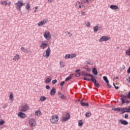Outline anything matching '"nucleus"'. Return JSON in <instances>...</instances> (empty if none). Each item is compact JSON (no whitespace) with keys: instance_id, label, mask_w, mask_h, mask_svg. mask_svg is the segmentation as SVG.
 Here are the masks:
<instances>
[{"instance_id":"1","label":"nucleus","mask_w":130,"mask_h":130,"mask_svg":"<svg viewBox=\"0 0 130 130\" xmlns=\"http://www.w3.org/2000/svg\"><path fill=\"white\" fill-rule=\"evenodd\" d=\"M59 118L57 115H54L51 117L50 120L52 124H56L58 122Z\"/></svg>"},{"instance_id":"2","label":"nucleus","mask_w":130,"mask_h":130,"mask_svg":"<svg viewBox=\"0 0 130 130\" xmlns=\"http://www.w3.org/2000/svg\"><path fill=\"white\" fill-rule=\"evenodd\" d=\"M15 5L17 10H18L20 12H21V9L23 6H25V3H23V1H18L17 3L15 4Z\"/></svg>"},{"instance_id":"3","label":"nucleus","mask_w":130,"mask_h":130,"mask_svg":"<svg viewBox=\"0 0 130 130\" xmlns=\"http://www.w3.org/2000/svg\"><path fill=\"white\" fill-rule=\"evenodd\" d=\"M70 118H71V115H70V113H67L63 115L61 120L63 122H64V121H68Z\"/></svg>"},{"instance_id":"4","label":"nucleus","mask_w":130,"mask_h":130,"mask_svg":"<svg viewBox=\"0 0 130 130\" xmlns=\"http://www.w3.org/2000/svg\"><path fill=\"white\" fill-rule=\"evenodd\" d=\"M28 123L31 127H34L36 126V120L34 118L30 119L28 120Z\"/></svg>"},{"instance_id":"5","label":"nucleus","mask_w":130,"mask_h":130,"mask_svg":"<svg viewBox=\"0 0 130 130\" xmlns=\"http://www.w3.org/2000/svg\"><path fill=\"white\" fill-rule=\"evenodd\" d=\"M44 37L46 40H50V39H51V34L49 31H45L44 32Z\"/></svg>"},{"instance_id":"6","label":"nucleus","mask_w":130,"mask_h":130,"mask_svg":"<svg viewBox=\"0 0 130 130\" xmlns=\"http://www.w3.org/2000/svg\"><path fill=\"white\" fill-rule=\"evenodd\" d=\"M51 51V50H50V48L48 47L47 50H46L45 53H44L43 56L45 57H46V58H48L49 56H50V52Z\"/></svg>"},{"instance_id":"7","label":"nucleus","mask_w":130,"mask_h":130,"mask_svg":"<svg viewBox=\"0 0 130 130\" xmlns=\"http://www.w3.org/2000/svg\"><path fill=\"white\" fill-rule=\"evenodd\" d=\"M29 110V106L28 105H25L21 107L20 111L21 112H26Z\"/></svg>"},{"instance_id":"8","label":"nucleus","mask_w":130,"mask_h":130,"mask_svg":"<svg viewBox=\"0 0 130 130\" xmlns=\"http://www.w3.org/2000/svg\"><path fill=\"white\" fill-rule=\"evenodd\" d=\"M110 37L108 36H104L101 38L99 41L100 42H103L104 41H108V40H110Z\"/></svg>"},{"instance_id":"9","label":"nucleus","mask_w":130,"mask_h":130,"mask_svg":"<svg viewBox=\"0 0 130 130\" xmlns=\"http://www.w3.org/2000/svg\"><path fill=\"white\" fill-rule=\"evenodd\" d=\"M121 112H122V113H125V112L130 113V106L128 108H121Z\"/></svg>"},{"instance_id":"10","label":"nucleus","mask_w":130,"mask_h":130,"mask_svg":"<svg viewBox=\"0 0 130 130\" xmlns=\"http://www.w3.org/2000/svg\"><path fill=\"white\" fill-rule=\"evenodd\" d=\"M48 22V20L47 19H45L43 20L40 21L38 23V26H43L44 25H45V24H46V23H47Z\"/></svg>"},{"instance_id":"11","label":"nucleus","mask_w":130,"mask_h":130,"mask_svg":"<svg viewBox=\"0 0 130 130\" xmlns=\"http://www.w3.org/2000/svg\"><path fill=\"white\" fill-rule=\"evenodd\" d=\"M121 101H122V104H123L124 103H129V101L126 100L125 101V98H126V96L124 95H121Z\"/></svg>"},{"instance_id":"12","label":"nucleus","mask_w":130,"mask_h":130,"mask_svg":"<svg viewBox=\"0 0 130 130\" xmlns=\"http://www.w3.org/2000/svg\"><path fill=\"white\" fill-rule=\"evenodd\" d=\"M18 116L20 117V118H26L27 116L26 115V114H25L22 112H20L18 114Z\"/></svg>"},{"instance_id":"13","label":"nucleus","mask_w":130,"mask_h":130,"mask_svg":"<svg viewBox=\"0 0 130 130\" xmlns=\"http://www.w3.org/2000/svg\"><path fill=\"white\" fill-rule=\"evenodd\" d=\"M119 123H121V124H123L124 125H126L128 124V122L126 121V120L123 119L118 120Z\"/></svg>"},{"instance_id":"14","label":"nucleus","mask_w":130,"mask_h":130,"mask_svg":"<svg viewBox=\"0 0 130 130\" xmlns=\"http://www.w3.org/2000/svg\"><path fill=\"white\" fill-rule=\"evenodd\" d=\"M76 7L77 8H79V9H82L83 8V3L77 1L76 2Z\"/></svg>"},{"instance_id":"15","label":"nucleus","mask_w":130,"mask_h":130,"mask_svg":"<svg viewBox=\"0 0 130 130\" xmlns=\"http://www.w3.org/2000/svg\"><path fill=\"white\" fill-rule=\"evenodd\" d=\"M12 59L14 61H18L20 59V55L19 54H16Z\"/></svg>"},{"instance_id":"16","label":"nucleus","mask_w":130,"mask_h":130,"mask_svg":"<svg viewBox=\"0 0 130 130\" xmlns=\"http://www.w3.org/2000/svg\"><path fill=\"white\" fill-rule=\"evenodd\" d=\"M47 43H42L41 45H40V48H42V49H44L45 48H46L47 47Z\"/></svg>"},{"instance_id":"17","label":"nucleus","mask_w":130,"mask_h":130,"mask_svg":"<svg viewBox=\"0 0 130 130\" xmlns=\"http://www.w3.org/2000/svg\"><path fill=\"white\" fill-rule=\"evenodd\" d=\"M56 93V91L55 90V88H52L50 91L51 96H54Z\"/></svg>"},{"instance_id":"18","label":"nucleus","mask_w":130,"mask_h":130,"mask_svg":"<svg viewBox=\"0 0 130 130\" xmlns=\"http://www.w3.org/2000/svg\"><path fill=\"white\" fill-rule=\"evenodd\" d=\"M110 8L111 10H118L119 8L118 6L116 5H110Z\"/></svg>"},{"instance_id":"19","label":"nucleus","mask_w":130,"mask_h":130,"mask_svg":"<svg viewBox=\"0 0 130 130\" xmlns=\"http://www.w3.org/2000/svg\"><path fill=\"white\" fill-rule=\"evenodd\" d=\"M35 114L36 116H40V115L42 114V113L40 110H38L35 112Z\"/></svg>"},{"instance_id":"20","label":"nucleus","mask_w":130,"mask_h":130,"mask_svg":"<svg viewBox=\"0 0 130 130\" xmlns=\"http://www.w3.org/2000/svg\"><path fill=\"white\" fill-rule=\"evenodd\" d=\"M90 82H92L93 83L95 84V83H97V81L94 78V77H93V75L91 76V78L90 79Z\"/></svg>"},{"instance_id":"21","label":"nucleus","mask_w":130,"mask_h":130,"mask_svg":"<svg viewBox=\"0 0 130 130\" xmlns=\"http://www.w3.org/2000/svg\"><path fill=\"white\" fill-rule=\"evenodd\" d=\"M90 82H92L93 83L95 84V83H97V81L94 78V77H93V75L91 76V78L90 79Z\"/></svg>"},{"instance_id":"22","label":"nucleus","mask_w":130,"mask_h":130,"mask_svg":"<svg viewBox=\"0 0 130 130\" xmlns=\"http://www.w3.org/2000/svg\"><path fill=\"white\" fill-rule=\"evenodd\" d=\"M94 32L95 33H96V32H98V30H99V27L98 25H96L93 27Z\"/></svg>"},{"instance_id":"23","label":"nucleus","mask_w":130,"mask_h":130,"mask_svg":"<svg viewBox=\"0 0 130 130\" xmlns=\"http://www.w3.org/2000/svg\"><path fill=\"white\" fill-rule=\"evenodd\" d=\"M92 73L93 74V75H94L95 76H97V75H98V72H97V70L95 68H94L92 70Z\"/></svg>"},{"instance_id":"24","label":"nucleus","mask_w":130,"mask_h":130,"mask_svg":"<svg viewBox=\"0 0 130 130\" xmlns=\"http://www.w3.org/2000/svg\"><path fill=\"white\" fill-rule=\"evenodd\" d=\"M9 99L11 100V101H13L14 100V94L13 93H10V95L9 96Z\"/></svg>"},{"instance_id":"25","label":"nucleus","mask_w":130,"mask_h":130,"mask_svg":"<svg viewBox=\"0 0 130 130\" xmlns=\"http://www.w3.org/2000/svg\"><path fill=\"white\" fill-rule=\"evenodd\" d=\"M1 5H2V6H5V7L7 6H8V1H3V2H1Z\"/></svg>"},{"instance_id":"26","label":"nucleus","mask_w":130,"mask_h":130,"mask_svg":"<svg viewBox=\"0 0 130 130\" xmlns=\"http://www.w3.org/2000/svg\"><path fill=\"white\" fill-rule=\"evenodd\" d=\"M78 126H83V120H80L78 121Z\"/></svg>"},{"instance_id":"27","label":"nucleus","mask_w":130,"mask_h":130,"mask_svg":"<svg viewBox=\"0 0 130 130\" xmlns=\"http://www.w3.org/2000/svg\"><path fill=\"white\" fill-rule=\"evenodd\" d=\"M77 56V55L76 54H70L68 57H70V58H74V57H76Z\"/></svg>"},{"instance_id":"28","label":"nucleus","mask_w":130,"mask_h":130,"mask_svg":"<svg viewBox=\"0 0 130 130\" xmlns=\"http://www.w3.org/2000/svg\"><path fill=\"white\" fill-rule=\"evenodd\" d=\"M51 82V79L48 78L45 80L46 84H49V83H50Z\"/></svg>"},{"instance_id":"29","label":"nucleus","mask_w":130,"mask_h":130,"mask_svg":"<svg viewBox=\"0 0 130 130\" xmlns=\"http://www.w3.org/2000/svg\"><path fill=\"white\" fill-rule=\"evenodd\" d=\"M85 116L86 117H90L91 116V112H87L85 113Z\"/></svg>"},{"instance_id":"30","label":"nucleus","mask_w":130,"mask_h":130,"mask_svg":"<svg viewBox=\"0 0 130 130\" xmlns=\"http://www.w3.org/2000/svg\"><path fill=\"white\" fill-rule=\"evenodd\" d=\"M46 100V98L44 96H42L40 97V101H45Z\"/></svg>"},{"instance_id":"31","label":"nucleus","mask_w":130,"mask_h":130,"mask_svg":"<svg viewBox=\"0 0 130 130\" xmlns=\"http://www.w3.org/2000/svg\"><path fill=\"white\" fill-rule=\"evenodd\" d=\"M81 105L82 106H89V104L88 103H81Z\"/></svg>"},{"instance_id":"32","label":"nucleus","mask_w":130,"mask_h":130,"mask_svg":"<svg viewBox=\"0 0 130 130\" xmlns=\"http://www.w3.org/2000/svg\"><path fill=\"white\" fill-rule=\"evenodd\" d=\"M112 110H114V111H121V108H117L112 109Z\"/></svg>"},{"instance_id":"33","label":"nucleus","mask_w":130,"mask_h":130,"mask_svg":"<svg viewBox=\"0 0 130 130\" xmlns=\"http://www.w3.org/2000/svg\"><path fill=\"white\" fill-rule=\"evenodd\" d=\"M81 2L84 4H89L91 2V0H81Z\"/></svg>"},{"instance_id":"34","label":"nucleus","mask_w":130,"mask_h":130,"mask_svg":"<svg viewBox=\"0 0 130 130\" xmlns=\"http://www.w3.org/2000/svg\"><path fill=\"white\" fill-rule=\"evenodd\" d=\"M59 95H60V98L61 99H63L64 100H66L67 99V98L64 95H62L61 93H59Z\"/></svg>"},{"instance_id":"35","label":"nucleus","mask_w":130,"mask_h":130,"mask_svg":"<svg viewBox=\"0 0 130 130\" xmlns=\"http://www.w3.org/2000/svg\"><path fill=\"white\" fill-rule=\"evenodd\" d=\"M103 79L105 81L106 83H109V81H108V79H107L106 76H104Z\"/></svg>"},{"instance_id":"36","label":"nucleus","mask_w":130,"mask_h":130,"mask_svg":"<svg viewBox=\"0 0 130 130\" xmlns=\"http://www.w3.org/2000/svg\"><path fill=\"white\" fill-rule=\"evenodd\" d=\"M125 53L126 55H128V56H130V48L127 51H126Z\"/></svg>"},{"instance_id":"37","label":"nucleus","mask_w":130,"mask_h":130,"mask_svg":"<svg viewBox=\"0 0 130 130\" xmlns=\"http://www.w3.org/2000/svg\"><path fill=\"white\" fill-rule=\"evenodd\" d=\"M93 75L90 74H88V73H86V74H84V77H92Z\"/></svg>"},{"instance_id":"38","label":"nucleus","mask_w":130,"mask_h":130,"mask_svg":"<svg viewBox=\"0 0 130 130\" xmlns=\"http://www.w3.org/2000/svg\"><path fill=\"white\" fill-rule=\"evenodd\" d=\"M25 9L26 10H29V9H30V5L29 4H26V6L25 7Z\"/></svg>"},{"instance_id":"39","label":"nucleus","mask_w":130,"mask_h":130,"mask_svg":"<svg viewBox=\"0 0 130 130\" xmlns=\"http://www.w3.org/2000/svg\"><path fill=\"white\" fill-rule=\"evenodd\" d=\"M94 86L95 87H97L98 88H99V87H100V85L99 84V83H97V82H95V83H94Z\"/></svg>"},{"instance_id":"40","label":"nucleus","mask_w":130,"mask_h":130,"mask_svg":"<svg viewBox=\"0 0 130 130\" xmlns=\"http://www.w3.org/2000/svg\"><path fill=\"white\" fill-rule=\"evenodd\" d=\"M60 65L61 68H64V63L62 62V61L60 62Z\"/></svg>"},{"instance_id":"41","label":"nucleus","mask_w":130,"mask_h":130,"mask_svg":"<svg viewBox=\"0 0 130 130\" xmlns=\"http://www.w3.org/2000/svg\"><path fill=\"white\" fill-rule=\"evenodd\" d=\"M57 82V80L56 79L52 81V84H53V85H55V84Z\"/></svg>"},{"instance_id":"42","label":"nucleus","mask_w":130,"mask_h":130,"mask_svg":"<svg viewBox=\"0 0 130 130\" xmlns=\"http://www.w3.org/2000/svg\"><path fill=\"white\" fill-rule=\"evenodd\" d=\"M87 64H90V66H93V64H94V63L92 61H91L90 62L87 61Z\"/></svg>"},{"instance_id":"43","label":"nucleus","mask_w":130,"mask_h":130,"mask_svg":"<svg viewBox=\"0 0 130 130\" xmlns=\"http://www.w3.org/2000/svg\"><path fill=\"white\" fill-rule=\"evenodd\" d=\"M3 124H5V121L3 120H0V125H3Z\"/></svg>"},{"instance_id":"44","label":"nucleus","mask_w":130,"mask_h":130,"mask_svg":"<svg viewBox=\"0 0 130 130\" xmlns=\"http://www.w3.org/2000/svg\"><path fill=\"white\" fill-rule=\"evenodd\" d=\"M83 80H85V81H91V79H90L89 78L86 77V76H85L83 78Z\"/></svg>"},{"instance_id":"45","label":"nucleus","mask_w":130,"mask_h":130,"mask_svg":"<svg viewBox=\"0 0 130 130\" xmlns=\"http://www.w3.org/2000/svg\"><path fill=\"white\" fill-rule=\"evenodd\" d=\"M72 79V77L71 76H69L68 77H67L65 81L66 82H67V81H69V80H71Z\"/></svg>"},{"instance_id":"46","label":"nucleus","mask_w":130,"mask_h":130,"mask_svg":"<svg viewBox=\"0 0 130 130\" xmlns=\"http://www.w3.org/2000/svg\"><path fill=\"white\" fill-rule=\"evenodd\" d=\"M126 80L128 82V84H130V76H128L127 78H126Z\"/></svg>"},{"instance_id":"47","label":"nucleus","mask_w":130,"mask_h":130,"mask_svg":"<svg viewBox=\"0 0 130 130\" xmlns=\"http://www.w3.org/2000/svg\"><path fill=\"white\" fill-rule=\"evenodd\" d=\"M70 55V54H67V55H66V56H65V58L66 59H68V58H71L70 57H69V56Z\"/></svg>"},{"instance_id":"48","label":"nucleus","mask_w":130,"mask_h":130,"mask_svg":"<svg viewBox=\"0 0 130 130\" xmlns=\"http://www.w3.org/2000/svg\"><path fill=\"white\" fill-rule=\"evenodd\" d=\"M81 15L82 16H86V12H82Z\"/></svg>"},{"instance_id":"49","label":"nucleus","mask_w":130,"mask_h":130,"mask_svg":"<svg viewBox=\"0 0 130 130\" xmlns=\"http://www.w3.org/2000/svg\"><path fill=\"white\" fill-rule=\"evenodd\" d=\"M64 84V81H62L60 83V86H63Z\"/></svg>"},{"instance_id":"50","label":"nucleus","mask_w":130,"mask_h":130,"mask_svg":"<svg viewBox=\"0 0 130 130\" xmlns=\"http://www.w3.org/2000/svg\"><path fill=\"white\" fill-rule=\"evenodd\" d=\"M46 89H47V90H49V89H50V86H49V85H46Z\"/></svg>"},{"instance_id":"51","label":"nucleus","mask_w":130,"mask_h":130,"mask_svg":"<svg viewBox=\"0 0 130 130\" xmlns=\"http://www.w3.org/2000/svg\"><path fill=\"white\" fill-rule=\"evenodd\" d=\"M127 73L128 74H130V66L129 67V68H128V70L127 71Z\"/></svg>"},{"instance_id":"52","label":"nucleus","mask_w":130,"mask_h":130,"mask_svg":"<svg viewBox=\"0 0 130 130\" xmlns=\"http://www.w3.org/2000/svg\"><path fill=\"white\" fill-rule=\"evenodd\" d=\"M90 25L91 24H90V22H87V24L86 25V26L87 27H90Z\"/></svg>"},{"instance_id":"53","label":"nucleus","mask_w":130,"mask_h":130,"mask_svg":"<svg viewBox=\"0 0 130 130\" xmlns=\"http://www.w3.org/2000/svg\"><path fill=\"white\" fill-rule=\"evenodd\" d=\"M76 77H80V76H81V74H80L79 73H77L76 74Z\"/></svg>"},{"instance_id":"54","label":"nucleus","mask_w":130,"mask_h":130,"mask_svg":"<svg viewBox=\"0 0 130 130\" xmlns=\"http://www.w3.org/2000/svg\"><path fill=\"white\" fill-rule=\"evenodd\" d=\"M127 98H129L130 99V91L128 92V94L127 95Z\"/></svg>"},{"instance_id":"55","label":"nucleus","mask_w":130,"mask_h":130,"mask_svg":"<svg viewBox=\"0 0 130 130\" xmlns=\"http://www.w3.org/2000/svg\"><path fill=\"white\" fill-rule=\"evenodd\" d=\"M124 118H128V115L127 114H125Z\"/></svg>"},{"instance_id":"56","label":"nucleus","mask_w":130,"mask_h":130,"mask_svg":"<svg viewBox=\"0 0 130 130\" xmlns=\"http://www.w3.org/2000/svg\"><path fill=\"white\" fill-rule=\"evenodd\" d=\"M107 86L108 87H109V88L111 87V85L109 84V82L107 83Z\"/></svg>"},{"instance_id":"57","label":"nucleus","mask_w":130,"mask_h":130,"mask_svg":"<svg viewBox=\"0 0 130 130\" xmlns=\"http://www.w3.org/2000/svg\"><path fill=\"white\" fill-rule=\"evenodd\" d=\"M86 71H87L88 72H91V69L87 68H86Z\"/></svg>"},{"instance_id":"58","label":"nucleus","mask_w":130,"mask_h":130,"mask_svg":"<svg viewBox=\"0 0 130 130\" xmlns=\"http://www.w3.org/2000/svg\"><path fill=\"white\" fill-rule=\"evenodd\" d=\"M21 50H22V51H24V52H25V48H24V47H21Z\"/></svg>"},{"instance_id":"59","label":"nucleus","mask_w":130,"mask_h":130,"mask_svg":"<svg viewBox=\"0 0 130 130\" xmlns=\"http://www.w3.org/2000/svg\"><path fill=\"white\" fill-rule=\"evenodd\" d=\"M80 71H81V70L78 69V70H76L75 71V72H76V73H79V72H80Z\"/></svg>"},{"instance_id":"60","label":"nucleus","mask_w":130,"mask_h":130,"mask_svg":"<svg viewBox=\"0 0 130 130\" xmlns=\"http://www.w3.org/2000/svg\"><path fill=\"white\" fill-rule=\"evenodd\" d=\"M11 2H9V3H8L9 7H10V6H11Z\"/></svg>"},{"instance_id":"61","label":"nucleus","mask_w":130,"mask_h":130,"mask_svg":"<svg viewBox=\"0 0 130 130\" xmlns=\"http://www.w3.org/2000/svg\"><path fill=\"white\" fill-rule=\"evenodd\" d=\"M115 89H119V87L118 86H115Z\"/></svg>"},{"instance_id":"62","label":"nucleus","mask_w":130,"mask_h":130,"mask_svg":"<svg viewBox=\"0 0 130 130\" xmlns=\"http://www.w3.org/2000/svg\"><path fill=\"white\" fill-rule=\"evenodd\" d=\"M48 2H49L50 3H52V1L51 0H48Z\"/></svg>"},{"instance_id":"63","label":"nucleus","mask_w":130,"mask_h":130,"mask_svg":"<svg viewBox=\"0 0 130 130\" xmlns=\"http://www.w3.org/2000/svg\"><path fill=\"white\" fill-rule=\"evenodd\" d=\"M35 9H36V10H37V9H38V7L37 6H36V7H35Z\"/></svg>"},{"instance_id":"64","label":"nucleus","mask_w":130,"mask_h":130,"mask_svg":"<svg viewBox=\"0 0 130 130\" xmlns=\"http://www.w3.org/2000/svg\"><path fill=\"white\" fill-rule=\"evenodd\" d=\"M67 33H68L69 35H70L71 34V32L68 31Z\"/></svg>"}]
</instances>
